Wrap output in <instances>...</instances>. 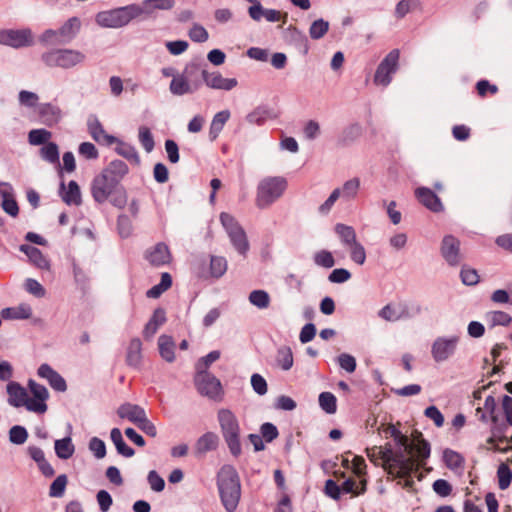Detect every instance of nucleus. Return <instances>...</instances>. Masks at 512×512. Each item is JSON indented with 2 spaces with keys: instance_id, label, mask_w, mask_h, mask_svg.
Segmentation results:
<instances>
[{
  "instance_id": "obj_21",
  "label": "nucleus",
  "mask_w": 512,
  "mask_h": 512,
  "mask_svg": "<svg viewBox=\"0 0 512 512\" xmlns=\"http://www.w3.org/2000/svg\"><path fill=\"white\" fill-rule=\"evenodd\" d=\"M19 250L28 257L29 262L36 268L41 270H50V261L39 248L29 244H21L19 246Z\"/></svg>"
},
{
  "instance_id": "obj_64",
  "label": "nucleus",
  "mask_w": 512,
  "mask_h": 512,
  "mask_svg": "<svg viewBox=\"0 0 512 512\" xmlns=\"http://www.w3.org/2000/svg\"><path fill=\"white\" fill-rule=\"evenodd\" d=\"M2 208L11 217H17L19 214V206L16 199L7 193L2 197Z\"/></svg>"
},
{
  "instance_id": "obj_39",
  "label": "nucleus",
  "mask_w": 512,
  "mask_h": 512,
  "mask_svg": "<svg viewBox=\"0 0 512 512\" xmlns=\"http://www.w3.org/2000/svg\"><path fill=\"white\" fill-rule=\"evenodd\" d=\"M334 231L338 235L343 246L348 247L357 242L355 229L343 223H337L334 226Z\"/></svg>"
},
{
  "instance_id": "obj_57",
  "label": "nucleus",
  "mask_w": 512,
  "mask_h": 512,
  "mask_svg": "<svg viewBox=\"0 0 512 512\" xmlns=\"http://www.w3.org/2000/svg\"><path fill=\"white\" fill-rule=\"evenodd\" d=\"M460 278L464 285L475 286L480 281V276L476 269L463 265L460 271Z\"/></svg>"
},
{
  "instance_id": "obj_12",
  "label": "nucleus",
  "mask_w": 512,
  "mask_h": 512,
  "mask_svg": "<svg viewBox=\"0 0 512 512\" xmlns=\"http://www.w3.org/2000/svg\"><path fill=\"white\" fill-rule=\"evenodd\" d=\"M208 72L203 58L196 57L185 65L182 74L187 77L186 79L197 92L206 83Z\"/></svg>"
},
{
  "instance_id": "obj_9",
  "label": "nucleus",
  "mask_w": 512,
  "mask_h": 512,
  "mask_svg": "<svg viewBox=\"0 0 512 512\" xmlns=\"http://www.w3.org/2000/svg\"><path fill=\"white\" fill-rule=\"evenodd\" d=\"M400 52L398 49L391 50L379 63L374 74V83L387 87L392 81V74L398 70Z\"/></svg>"
},
{
  "instance_id": "obj_36",
  "label": "nucleus",
  "mask_w": 512,
  "mask_h": 512,
  "mask_svg": "<svg viewBox=\"0 0 512 512\" xmlns=\"http://www.w3.org/2000/svg\"><path fill=\"white\" fill-rule=\"evenodd\" d=\"M54 449L56 456L61 460L71 458L75 452V446L70 436L55 440Z\"/></svg>"
},
{
  "instance_id": "obj_56",
  "label": "nucleus",
  "mask_w": 512,
  "mask_h": 512,
  "mask_svg": "<svg viewBox=\"0 0 512 512\" xmlns=\"http://www.w3.org/2000/svg\"><path fill=\"white\" fill-rule=\"evenodd\" d=\"M314 263L326 269L332 268L335 265L333 254L325 249L317 251L313 256Z\"/></svg>"
},
{
  "instance_id": "obj_6",
  "label": "nucleus",
  "mask_w": 512,
  "mask_h": 512,
  "mask_svg": "<svg viewBox=\"0 0 512 512\" xmlns=\"http://www.w3.org/2000/svg\"><path fill=\"white\" fill-rule=\"evenodd\" d=\"M219 219L233 248L238 252V254L246 257L250 249V245L243 227L233 215L227 212H221Z\"/></svg>"
},
{
  "instance_id": "obj_11",
  "label": "nucleus",
  "mask_w": 512,
  "mask_h": 512,
  "mask_svg": "<svg viewBox=\"0 0 512 512\" xmlns=\"http://www.w3.org/2000/svg\"><path fill=\"white\" fill-rule=\"evenodd\" d=\"M27 386L30 393L32 394V397H29L28 400L27 411L37 414H44L48 409V389L33 379L28 380Z\"/></svg>"
},
{
  "instance_id": "obj_32",
  "label": "nucleus",
  "mask_w": 512,
  "mask_h": 512,
  "mask_svg": "<svg viewBox=\"0 0 512 512\" xmlns=\"http://www.w3.org/2000/svg\"><path fill=\"white\" fill-rule=\"evenodd\" d=\"M110 439L113 442L119 455L125 458H131L134 456L135 450L125 442L122 436V432L119 428L115 427L111 429Z\"/></svg>"
},
{
  "instance_id": "obj_40",
  "label": "nucleus",
  "mask_w": 512,
  "mask_h": 512,
  "mask_svg": "<svg viewBox=\"0 0 512 512\" xmlns=\"http://www.w3.org/2000/svg\"><path fill=\"white\" fill-rule=\"evenodd\" d=\"M160 356L167 362L172 363L175 360L174 341L171 336L161 335L158 338Z\"/></svg>"
},
{
  "instance_id": "obj_17",
  "label": "nucleus",
  "mask_w": 512,
  "mask_h": 512,
  "mask_svg": "<svg viewBox=\"0 0 512 512\" xmlns=\"http://www.w3.org/2000/svg\"><path fill=\"white\" fill-rule=\"evenodd\" d=\"M415 196L424 207L434 213H439L444 210V206L439 196L428 187L417 188L415 190Z\"/></svg>"
},
{
  "instance_id": "obj_38",
  "label": "nucleus",
  "mask_w": 512,
  "mask_h": 512,
  "mask_svg": "<svg viewBox=\"0 0 512 512\" xmlns=\"http://www.w3.org/2000/svg\"><path fill=\"white\" fill-rule=\"evenodd\" d=\"M115 143L118 144V146L115 148V152L122 156L123 158L127 159L129 162H131L134 165H140L141 160L140 156L136 150V148L129 144L125 143L124 141L118 139Z\"/></svg>"
},
{
  "instance_id": "obj_1",
  "label": "nucleus",
  "mask_w": 512,
  "mask_h": 512,
  "mask_svg": "<svg viewBox=\"0 0 512 512\" xmlns=\"http://www.w3.org/2000/svg\"><path fill=\"white\" fill-rule=\"evenodd\" d=\"M128 173L129 167L123 160H112L91 181L90 192L94 202H109L117 209H124L128 203V192L122 180Z\"/></svg>"
},
{
  "instance_id": "obj_63",
  "label": "nucleus",
  "mask_w": 512,
  "mask_h": 512,
  "mask_svg": "<svg viewBox=\"0 0 512 512\" xmlns=\"http://www.w3.org/2000/svg\"><path fill=\"white\" fill-rule=\"evenodd\" d=\"M260 435L265 442L271 443L279 436V431L276 425L271 422H265L260 426Z\"/></svg>"
},
{
  "instance_id": "obj_7",
  "label": "nucleus",
  "mask_w": 512,
  "mask_h": 512,
  "mask_svg": "<svg viewBox=\"0 0 512 512\" xmlns=\"http://www.w3.org/2000/svg\"><path fill=\"white\" fill-rule=\"evenodd\" d=\"M86 56L78 50L53 49L41 55V60L48 67L72 68L85 60Z\"/></svg>"
},
{
  "instance_id": "obj_61",
  "label": "nucleus",
  "mask_w": 512,
  "mask_h": 512,
  "mask_svg": "<svg viewBox=\"0 0 512 512\" xmlns=\"http://www.w3.org/2000/svg\"><path fill=\"white\" fill-rule=\"evenodd\" d=\"M351 260L358 264L363 265L366 261V250L360 242H356L348 246Z\"/></svg>"
},
{
  "instance_id": "obj_10",
  "label": "nucleus",
  "mask_w": 512,
  "mask_h": 512,
  "mask_svg": "<svg viewBox=\"0 0 512 512\" xmlns=\"http://www.w3.org/2000/svg\"><path fill=\"white\" fill-rule=\"evenodd\" d=\"M460 337L452 335L449 337H437L431 346V355L435 362L441 363L452 357L459 343Z\"/></svg>"
},
{
  "instance_id": "obj_62",
  "label": "nucleus",
  "mask_w": 512,
  "mask_h": 512,
  "mask_svg": "<svg viewBox=\"0 0 512 512\" xmlns=\"http://www.w3.org/2000/svg\"><path fill=\"white\" fill-rule=\"evenodd\" d=\"M139 141L147 153H150L154 149V138L148 127L141 126L139 128Z\"/></svg>"
},
{
  "instance_id": "obj_58",
  "label": "nucleus",
  "mask_w": 512,
  "mask_h": 512,
  "mask_svg": "<svg viewBox=\"0 0 512 512\" xmlns=\"http://www.w3.org/2000/svg\"><path fill=\"white\" fill-rule=\"evenodd\" d=\"M360 187V180L359 178L355 177L350 180H347L341 190V195L343 198L350 200L356 197L358 190Z\"/></svg>"
},
{
  "instance_id": "obj_14",
  "label": "nucleus",
  "mask_w": 512,
  "mask_h": 512,
  "mask_svg": "<svg viewBox=\"0 0 512 512\" xmlns=\"http://www.w3.org/2000/svg\"><path fill=\"white\" fill-rule=\"evenodd\" d=\"M440 252L449 266H458L461 262L460 241L454 235H445L441 242Z\"/></svg>"
},
{
  "instance_id": "obj_50",
  "label": "nucleus",
  "mask_w": 512,
  "mask_h": 512,
  "mask_svg": "<svg viewBox=\"0 0 512 512\" xmlns=\"http://www.w3.org/2000/svg\"><path fill=\"white\" fill-rule=\"evenodd\" d=\"M390 462L406 473H409L415 466V463L410 458L406 457L401 448L394 451V456H392Z\"/></svg>"
},
{
  "instance_id": "obj_15",
  "label": "nucleus",
  "mask_w": 512,
  "mask_h": 512,
  "mask_svg": "<svg viewBox=\"0 0 512 512\" xmlns=\"http://www.w3.org/2000/svg\"><path fill=\"white\" fill-rule=\"evenodd\" d=\"M87 127L91 137L100 145L110 146L118 141L117 137L110 135L105 131L102 123L94 114L89 116Z\"/></svg>"
},
{
  "instance_id": "obj_49",
  "label": "nucleus",
  "mask_w": 512,
  "mask_h": 512,
  "mask_svg": "<svg viewBox=\"0 0 512 512\" xmlns=\"http://www.w3.org/2000/svg\"><path fill=\"white\" fill-rule=\"evenodd\" d=\"M319 405L327 414H335L337 411V398L331 392H321L319 394Z\"/></svg>"
},
{
  "instance_id": "obj_4",
  "label": "nucleus",
  "mask_w": 512,
  "mask_h": 512,
  "mask_svg": "<svg viewBox=\"0 0 512 512\" xmlns=\"http://www.w3.org/2000/svg\"><path fill=\"white\" fill-rule=\"evenodd\" d=\"M144 14V8L138 4L101 11L96 15V22L105 28H120L129 24L133 19Z\"/></svg>"
},
{
  "instance_id": "obj_55",
  "label": "nucleus",
  "mask_w": 512,
  "mask_h": 512,
  "mask_svg": "<svg viewBox=\"0 0 512 512\" xmlns=\"http://www.w3.org/2000/svg\"><path fill=\"white\" fill-rule=\"evenodd\" d=\"M329 30V22L324 20L323 18L317 19L312 22L309 28V35L313 40H319L324 37V35Z\"/></svg>"
},
{
  "instance_id": "obj_43",
  "label": "nucleus",
  "mask_w": 512,
  "mask_h": 512,
  "mask_svg": "<svg viewBox=\"0 0 512 512\" xmlns=\"http://www.w3.org/2000/svg\"><path fill=\"white\" fill-rule=\"evenodd\" d=\"M249 302L260 310L267 309L270 306L271 297L266 290L256 289L250 292Z\"/></svg>"
},
{
  "instance_id": "obj_52",
  "label": "nucleus",
  "mask_w": 512,
  "mask_h": 512,
  "mask_svg": "<svg viewBox=\"0 0 512 512\" xmlns=\"http://www.w3.org/2000/svg\"><path fill=\"white\" fill-rule=\"evenodd\" d=\"M52 134L50 131L41 128V129H33L28 133V142L33 146H44L46 143L50 142Z\"/></svg>"
},
{
  "instance_id": "obj_42",
  "label": "nucleus",
  "mask_w": 512,
  "mask_h": 512,
  "mask_svg": "<svg viewBox=\"0 0 512 512\" xmlns=\"http://www.w3.org/2000/svg\"><path fill=\"white\" fill-rule=\"evenodd\" d=\"M40 156L43 160L56 164L60 167V152L59 147L55 142H48L40 149Z\"/></svg>"
},
{
  "instance_id": "obj_59",
  "label": "nucleus",
  "mask_w": 512,
  "mask_h": 512,
  "mask_svg": "<svg viewBox=\"0 0 512 512\" xmlns=\"http://www.w3.org/2000/svg\"><path fill=\"white\" fill-rule=\"evenodd\" d=\"M221 356V352L219 350L210 351L207 355L198 359L195 364L196 373L199 370L208 371L209 366L217 361Z\"/></svg>"
},
{
  "instance_id": "obj_47",
  "label": "nucleus",
  "mask_w": 512,
  "mask_h": 512,
  "mask_svg": "<svg viewBox=\"0 0 512 512\" xmlns=\"http://www.w3.org/2000/svg\"><path fill=\"white\" fill-rule=\"evenodd\" d=\"M71 265L75 283L83 292H85L89 288L90 282L87 273L78 265L75 258H72Z\"/></svg>"
},
{
  "instance_id": "obj_22",
  "label": "nucleus",
  "mask_w": 512,
  "mask_h": 512,
  "mask_svg": "<svg viewBox=\"0 0 512 512\" xmlns=\"http://www.w3.org/2000/svg\"><path fill=\"white\" fill-rule=\"evenodd\" d=\"M27 453L30 458L37 464L39 471L44 477L51 478L55 475L54 468L46 460L45 454L40 447L34 445L28 446Z\"/></svg>"
},
{
  "instance_id": "obj_27",
  "label": "nucleus",
  "mask_w": 512,
  "mask_h": 512,
  "mask_svg": "<svg viewBox=\"0 0 512 512\" xmlns=\"http://www.w3.org/2000/svg\"><path fill=\"white\" fill-rule=\"evenodd\" d=\"M167 321L166 311L162 307H158L153 311L149 321L145 324L143 329V337L150 339L157 332L159 327Z\"/></svg>"
},
{
  "instance_id": "obj_25",
  "label": "nucleus",
  "mask_w": 512,
  "mask_h": 512,
  "mask_svg": "<svg viewBox=\"0 0 512 512\" xmlns=\"http://www.w3.org/2000/svg\"><path fill=\"white\" fill-rule=\"evenodd\" d=\"M362 134V127L359 123H352L344 127L336 140L337 147L345 148L351 146Z\"/></svg>"
},
{
  "instance_id": "obj_28",
  "label": "nucleus",
  "mask_w": 512,
  "mask_h": 512,
  "mask_svg": "<svg viewBox=\"0 0 512 512\" xmlns=\"http://www.w3.org/2000/svg\"><path fill=\"white\" fill-rule=\"evenodd\" d=\"M219 438L214 432H206L195 443V455L202 456L218 448Z\"/></svg>"
},
{
  "instance_id": "obj_35",
  "label": "nucleus",
  "mask_w": 512,
  "mask_h": 512,
  "mask_svg": "<svg viewBox=\"0 0 512 512\" xmlns=\"http://www.w3.org/2000/svg\"><path fill=\"white\" fill-rule=\"evenodd\" d=\"M230 115L229 110H222L214 115L209 128V139L211 141H215L218 138Z\"/></svg>"
},
{
  "instance_id": "obj_30",
  "label": "nucleus",
  "mask_w": 512,
  "mask_h": 512,
  "mask_svg": "<svg viewBox=\"0 0 512 512\" xmlns=\"http://www.w3.org/2000/svg\"><path fill=\"white\" fill-rule=\"evenodd\" d=\"M0 315L4 320H25L31 317L32 309L30 305L22 303L17 307L3 308Z\"/></svg>"
},
{
  "instance_id": "obj_48",
  "label": "nucleus",
  "mask_w": 512,
  "mask_h": 512,
  "mask_svg": "<svg viewBox=\"0 0 512 512\" xmlns=\"http://www.w3.org/2000/svg\"><path fill=\"white\" fill-rule=\"evenodd\" d=\"M68 485V477L66 474L58 475L50 484L49 496L52 498H61Z\"/></svg>"
},
{
  "instance_id": "obj_29",
  "label": "nucleus",
  "mask_w": 512,
  "mask_h": 512,
  "mask_svg": "<svg viewBox=\"0 0 512 512\" xmlns=\"http://www.w3.org/2000/svg\"><path fill=\"white\" fill-rule=\"evenodd\" d=\"M81 28V21L78 17H71L67 21L63 23V25L58 29L57 34L61 37L72 40L79 32ZM45 35H55L56 32L48 29L44 33Z\"/></svg>"
},
{
  "instance_id": "obj_8",
  "label": "nucleus",
  "mask_w": 512,
  "mask_h": 512,
  "mask_svg": "<svg viewBox=\"0 0 512 512\" xmlns=\"http://www.w3.org/2000/svg\"><path fill=\"white\" fill-rule=\"evenodd\" d=\"M194 384L201 396H205L214 401L222 399V384L211 372L199 370L194 376Z\"/></svg>"
},
{
  "instance_id": "obj_3",
  "label": "nucleus",
  "mask_w": 512,
  "mask_h": 512,
  "mask_svg": "<svg viewBox=\"0 0 512 512\" xmlns=\"http://www.w3.org/2000/svg\"><path fill=\"white\" fill-rule=\"evenodd\" d=\"M222 437L232 456L239 457L242 453L240 442V425L236 415L230 409H220L217 413Z\"/></svg>"
},
{
  "instance_id": "obj_45",
  "label": "nucleus",
  "mask_w": 512,
  "mask_h": 512,
  "mask_svg": "<svg viewBox=\"0 0 512 512\" xmlns=\"http://www.w3.org/2000/svg\"><path fill=\"white\" fill-rule=\"evenodd\" d=\"M277 366L284 371H288L292 368L294 359L293 353L289 346H281L277 350L276 355Z\"/></svg>"
},
{
  "instance_id": "obj_16",
  "label": "nucleus",
  "mask_w": 512,
  "mask_h": 512,
  "mask_svg": "<svg viewBox=\"0 0 512 512\" xmlns=\"http://www.w3.org/2000/svg\"><path fill=\"white\" fill-rule=\"evenodd\" d=\"M146 259L154 267L168 265L172 261V255L167 244L158 242L146 252Z\"/></svg>"
},
{
  "instance_id": "obj_13",
  "label": "nucleus",
  "mask_w": 512,
  "mask_h": 512,
  "mask_svg": "<svg viewBox=\"0 0 512 512\" xmlns=\"http://www.w3.org/2000/svg\"><path fill=\"white\" fill-rule=\"evenodd\" d=\"M0 44L12 48L29 47L33 44L30 29H6L0 31Z\"/></svg>"
},
{
  "instance_id": "obj_33",
  "label": "nucleus",
  "mask_w": 512,
  "mask_h": 512,
  "mask_svg": "<svg viewBox=\"0 0 512 512\" xmlns=\"http://www.w3.org/2000/svg\"><path fill=\"white\" fill-rule=\"evenodd\" d=\"M186 78L187 77L182 73L176 74V76L172 78L169 85L171 94L175 96H183L185 94H193L196 92Z\"/></svg>"
},
{
  "instance_id": "obj_19",
  "label": "nucleus",
  "mask_w": 512,
  "mask_h": 512,
  "mask_svg": "<svg viewBox=\"0 0 512 512\" xmlns=\"http://www.w3.org/2000/svg\"><path fill=\"white\" fill-rule=\"evenodd\" d=\"M8 404L15 408L25 407L27 409L29 394L18 382L10 381L6 387Z\"/></svg>"
},
{
  "instance_id": "obj_2",
  "label": "nucleus",
  "mask_w": 512,
  "mask_h": 512,
  "mask_svg": "<svg viewBox=\"0 0 512 512\" xmlns=\"http://www.w3.org/2000/svg\"><path fill=\"white\" fill-rule=\"evenodd\" d=\"M217 488L221 503L227 512H234L241 498V483L232 465H223L217 473Z\"/></svg>"
},
{
  "instance_id": "obj_24",
  "label": "nucleus",
  "mask_w": 512,
  "mask_h": 512,
  "mask_svg": "<svg viewBox=\"0 0 512 512\" xmlns=\"http://www.w3.org/2000/svg\"><path fill=\"white\" fill-rule=\"evenodd\" d=\"M117 414L120 418L137 425L146 416V411L138 404L125 402L118 407Z\"/></svg>"
},
{
  "instance_id": "obj_60",
  "label": "nucleus",
  "mask_w": 512,
  "mask_h": 512,
  "mask_svg": "<svg viewBox=\"0 0 512 512\" xmlns=\"http://www.w3.org/2000/svg\"><path fill=\"white\" fill-rule=\"evenodd\" d=\"M88 448L96 459H103L107 454L105 442L96 436L89 440Z\"/></svg>"
},
{
  "instance_id": "obj_34",
  "label": "nucleus",
  "mask_w": 512,
  "mask_h": 512,
  "mask_svg": "<svg viewBox=\"0 0 512 512\" xmlns=\"http://www.w3.org/2000/svg\"><path fill=\"white\" fill-rule=\"evenodd\" d=\"M442 461L445 466L452 471L463 469L465 465V458L463 455L451 448H445L443 450Z\"/></svg>"
},
{
  "instance_id": "obj_53",
  "label": "nucleus",
  "mask_w": 512,
  "mask_h": 512,
  "mask_svg": "<svg viewBox=\"0 0 512 512\" xmlns=\"http://www.w3.org/2000/svg\"><path fill=\"white\" fill-rule=\"evenodd\" d=\"M29 437L26 427L22 425H14L9 429L8 438L10 443L14 445H23Z\"/></svg>"
},
{
  "instance_id": "obj_18",
  "label": "nucleus",
  "mask_w": 512,
  "mask_h": 512,
  "mask_svg": "<svg viewBox=\"0 0 512 512\" xmlns=\"http://www.w3.org/2000/svg\"><path fill=\"white\" fill-rule=\"evenodd\" d=\"M284 35L286 41L293 45L300 54L303 56L308 54L310 49L309 40L303 31L299 30L296 26L290 25L286 28Z\"/></svg>"
},
{
  "instance_id": "obj_51",
  "label": "nucleus",
  "mask_w": 512,
  "mask_h": 512,
  "mask_svg": "<svg viewBox=\"0 0 512 512\" xmlns=\"http://www.w3.org/2000/svg\"><path fill=\"white\" fill-rule=\"evenodd\" d=\"M175 0H144L141 7L145 14H150L153 10H170L174 7Z\"/></svg>"
},
{
  "instance_id": "obj_31",
  "label": "nucleus",
  "mask_w": 512,
  "mask_h": 512,
  "mask_svg": "<svg viewBox=\"0 0 512 512\" xmlns=\"http://www.w3.org/2000/svg\"><path fill=\"white\" fill-rule=\"evenodd\" d=\"M142 361V342L138 337L132 338L126 352V364L137 368Z\"/></svg>"
},
{
  "instance_id": "obj_37",
  "label": "nucleus",
  "mask_w": 512,
  "mask_h": 512,
  "mask_svg": "<svg viewBox=\"0 0 512 512\" xmlns=\"http://www.w3.org/2000/svg\"><path fill=\"white\" fill-rule=\"evenodd\" d=\"M273 110L268 106L262 105L256 107L252 112L248 113L246 120L250 124H256L258 126L263 125L267 119L274 118Z\"/></svg>"
},
{
  "instance_id": "obj_23",
  "label": "nucleus",
  "mask_w": 512,
  "mask_h": 512,
  "mask_svg": "<svg viewBox=\"0 0 512 512\" xmlns=\"http://www.w3.org/2000/svg\"><path fill=\"white\" fill-rule=\"evenodd\" d=\"M38 114L41 122L48 127L58 124L62 119V111L60 107L52 103L40 104Z\"/></svg>"
},
{
  "instance_id": "obj_20",
  "label": "nucleus",
  "mask_w": 512,
  "mask_h": 512,
  "mask_svg": "<svg viewBox=\"0 0 512 512\" xmlns=\"http://www.w3.org/2000/svg\"><path fill=\"white\" fill-rule=\"evenodd\" d=\"M59 195L62 201L69 206H79L82 204L80 186L75 180H70L67 188L64 180H61L59 184Z\"/></svg>"
},
{
  "instance_id": "obj_46",
  "label": "nucleus",
  "mask_w": 512,
  "mask_h": 512,
  "mask_svg": "<svg viewBox=\"0 0 512 512\" xmlns=\"http://www.w3.org/2000/svg\"><path fill=\"white\" fill-rule=\"evenodd\" d=\"M227 260L223 256H210L209 273L210 276L216 279L222 277L227 271Z\"/></svg>"
},
{
  "instance_id": "obj_5",
  "label": "nucleus",
  "mask_w": 512,
  "mask_h": 512,
  "mask_svg": "<svg viewBox=\"0 0 512 512\" xmlns=\"http://www.w3.org/2000/svg\"><path fill=\"white\" fill-rule=\"evenodd\" d=\"M287 187L288 182L282 176L265 177L257 186V207L260 209L269 207L284 194Z\"/></svg>"
},
{
  "instance_id": "obj_44",
  "label": "nucleus",
  "mask_w": 512,
  "mask_h": 512,
  "mask_svg": "<svg viewBox=\"0 0 512 512\" xmlns=\"http://www.w3.org/2000/svg\"><path fill=\"white\" fill-rule=\"evenodd\" d=\"M416 452L419 460V465L423 467L426 465L427 459L431 455V444L430 442L424 438L423 434L420 432L416 439Z\"/></svg>"
},
{
  "instance_id": "obj_54",
  "label": "nucleus",
  "mask_w": 512,
  "mask_h": 512,
  "mask_svg": "<svg viewBox=\"0 0 512 512\" xmlns=\"http://www.w3.org/2000/svg\"><path fill=\"white\" fill-rule=\"evenodd\" d=\"M498 486L501 490L509 488L512 482V470L506 463H501L497 469Z\"/></svg>"
},
{
  "instance_id": "obj_26",
  "label": "nucleus",
  "mask_w": 512,
  "mask_h": 512,
  "mask_svg": "<svg viewBox=\"0 0 512 512\" xmlns=\"http://www.w3.org/2000/svg\"><path fill=\"white\" fill-rule=\"evenodd\" d=\"M205 85L211 89L230 91L238 85L236 78H224L220 72H208Z\"/></svg>"
},
{
  "instance_id": "obj_41",
  "label": "nucleus",
  "mask_w": 512,
  "mask_h": 512,
  "mask_svg": "<svg viewBox=\"0 0 512 512\" xmlns=\"http://www.w3.org/2000/svg\"><path fill=\"white\" fill-rule=\"evenodd\" d=\"M422 313V306L420 303L413 301L410 303H400L398 305V314L395 316V320L409 319L416 317Z\"/></svg>"
}]
</instances>
